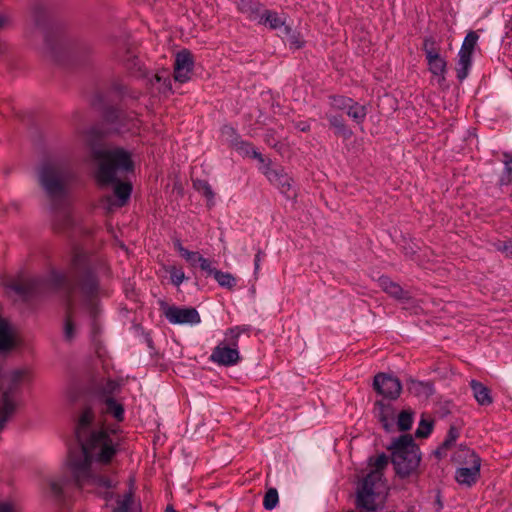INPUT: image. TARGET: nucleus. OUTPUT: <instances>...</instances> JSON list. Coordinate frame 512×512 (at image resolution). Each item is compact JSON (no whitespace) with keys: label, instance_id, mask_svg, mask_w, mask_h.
Segmentation results:
<instances>
[{"label":"nucleus","instance_id":"obj_1","mask_svg":"<svg viewBox=\"0 0 512 512\" xmlns=\"http://www.w3.org/2000/svg\"><path fill=\"white\" fill-rule=\"evenodd\" d=\"M108 418L116 422L124 420L121 403L107 397L101 404V417L95 420L90 409H85L78 418L76 437L81 451L68 455L62 474L47 479V492L51 497L60 498L71 480L82 489L96 492L109 502L115 479L109 472V465L120 447L118 428L107 423Z\"/></svg>","mask_w":512,"mask_h":512},{"label":"nucleus","instance_id":"obj_2","mask_svg":"<svg viewBox=\"0 0 512 512\" xmlns=\"http://www.w3.org/2000/svg\"><path fill=\"white\" fill-rule=\"evenodd\" d=\"M92 157L97 165L95 177L100 185L115 183L114 194L117 200L107 198V209L121 207L128 201L132 187L128 182H117L124 173L133 170L130 154L121 148L93 149Z\"/></svg>","mask_w":512,"mask_h":512},{"label":"nucleus","instance_id":"obj_3","mask_svg":"<svg viewBox=\"0 0 512 512\" xmlns=\"http://www.w3.org/2000/svg\"><path fill=\"white\" fill-rule=\"evenodd\" d=\"M387 465V459L381 455L369 465V472L364 477L357 491V506L368 512L380 509L387 496L388 487L383 480L382 470Z\"/></svg>","mask_w":512,"mask_h":512},{"label":"nucleus","instance_id":"obj_4","mask_svg":"<svg viewBox=\"0 0 512 512\" xmlns=\"http://www.w3.org/2000/svg\"><path fill=\"white\" fill-rule=\"evenodd\" d=\"M98 286L95 278L91 275L87 276L80 284L75 292L69 296L67 301L66 318L64 325L65 338L71 340L76 334L75 326V313H76V298L79 297L81 304L94 314L97 308Z\"/></svg>","mask_w":512,"mask_h":512},{"label":"nucleus","instance_id":"obj_5","mask_svg":"<svg viewBox=\"0 0 512 512\" xmlns=\"http://www.w3.org/2000/svg\"><path fill=\"white\" fill-rule=\"evenodd\" d=\"M392 462L397 474L401 477L416 473L420 455L411 435H402L393 442Z\"/></svg>","mask_w":512,"mask_h":512},{"label":"nucleus","instance_id":"obj_6","mask_svg":"<svg viewBox=\"0 0 512 512\" xmlns=\"http://www.w3.org/2000/svg\"><path fill=\"white\" fill-rule=\"evenodd\" d=\"M454 459L460 465L455 473L457 483L467 487L474 485L480 477L479 456L469 448H461L456 452Z\"/></svg>","mask_w":512,"mask_h":512},{"label":"nucleus","instance_id":"obj_7","mask_svg":"<svg viewBox=\"0 0 512 512\" xmlns=\"http://www.w3.org/2000/svg\"><path fill=\"white\" fill-rule=\"evenodd\" d=\"M242 330L240 327H234L226 332V340L229 341V345L225 342L219 343L212 351L210 360L214 363L223 366L235 365L239 360V352L237 349L238 338Z\"/></svg>","mask_w":512,"mask_h":512},{"label":"nucleus","instance_id":"obj_8","mask_svg":"<svg viewBox=\"0 0 512 512\" xmlns=\"http://www.w3.org/2000/svg\"><path fill=\"white\" fill-rule=\"evenodd\" d=\"M423 51L428 66V70L439 85L445 81L447 72V61L440 54V47L431 39H425Z\"/></svg>","mask_w":512,"mask_h":512},{"label":"nucleus","instance_id":"obj_9","mask_svg":"<svg viewBox=\"0 0 512 512\" xmlns=\"http://www.w3.org/2000/svg\"><path fill=\"white\" fill-rule=\"evenodd\" d=\"M39 181L50 195H58L64 189L65 176L59 166L47 163L39 169Z\"/></svg>","mask_w":512,"mask_h":512},{"label":"nucleus","instance_id":"obj_10","mask_svg":"<svg viewBox=\"0 0 512 512\" xmlns=\"http://www.w3.org/2000/svg\"><path fill=\"white\" fill-rule=\"evenodd\" d=\"M478 40V35L475 32H470L465 37L460 51L458 53V62L456 66L457 77L463 80L467 77L469 68L471 67V57Z\"/></svg>","mask_w":512,"mask_h":512},{"label":"nucleus","instance_id":"obj_11","mask_svg":"<svg viewBox=\"0 0 512 512\" xmlns=\"http://www.w3.org/2000/svg\"><path fill=\"white\" fill-rule=\"evenodd\" d=\"M22 403V394L3 389L0 395V430L12 418Z\"/></svg>","mask_w":512,"mask_h":512},{"label":"nucleus","instance_id":"obj_12","mask_svg":"<svg viewBox=\"0 0 512 512\" xmlns=\"http://www.w3.org/2000/svg\"><path fill=\"white\" fill-rule=\"evenodd\" d=\"M375 391L386 399L394 400L400 396L402 386L400 381L385 373L375 375L373 381Z\"/></svg>","mask_w":512,"mask_h":512},{"label":"nucleus","instance_id":"obj_13","mask_svg":"<svg viewBox=\"0 0 512 512\" xmlns=\"http://www.w3.org/2000/svg\"><path fill=\"white\" fill-rule=\"evenodd\" d=\"M164 315L172 324L194 325L201 321L199 313L194 308L169 306L165 309Z\"/></svg>","mask_w":512,"mask_h":512},{"label":"nucleus","instance_id":"obj_14","mask_svg":"<svg viewBox=\"0 0 512 512\" xmlns=\"http://www.w3.org/2000/svg\"><path fill=\"white\" fill-rule=\"evenodd\" d=\"M194 60L188 50H181L175 56L174 61V79L184 83L191 77Z\"/></svg>","mask_w":512,"mask_h":512},{"label":"nucleus","instance_id":"obj_15","mask_svg":"<svg viewBox=\"0 0 512 512\" xmlns=\"http://www.w3.org/2000/svg\"><path fill=\"white\" fill-rule=\"evenodd\" d=\"M259 169L272 184L276 185L280 189L283 194H286L288 197L291 196L290 190L292 188V180L288 175L273 168L270 161L265 164V167H259Z\"/></svg>","mask_w":512,"mask_h":512},{"label":"nucleus","instance_id":"obj_16","mask_svg":"<svg viewBox=\"0 0 512 512\" xmlns=\"http://www.w3.org/2000/svg\"><path fill=\"white\" fill-rule=\"evenodd\" d=\"M30 380V371L26 368L15 369L5 376L6 390H14V392H21V386Z\"/></svg>","mask_w":512,"mask_h":512},{"label":"nucleus","instance_id":"obj_17","mask_svg":"<svg viewBox=\"0 0 512 512\" xmlns=\"http://www.w3.org/2000/svg\"><path fill=\"white\" fill-rule=\"evenodd\" d=\"M259 24L268 26L270 29H277L285 24V20L277 12L271 10L259 11V17L256 20Z\"/></svg>","mask_w":512,"mask_h":512},{"label":"nucleus","instance_id":"obj_18","mask_svg":"<svg viewBox=\"0 0 512 512\" xmlns=\"http://www.w3.org/2000/svg\"><path fill=\"white\" fill-rule=\"evenodd\" d=\"M470 386L473 391L474 398L479 405L487 406L492 403L493 399L488 387L476 380H472L470 382Z\"/></svg>","mask_w":512,"mask_h":512},{"label":"nucleus","instance_id":"obj_19","mask_svg":"<svg viewBox=\"0 0 512 512\" xmlns=\"http://www.w3.org/2000/svg\"><path fill=\"white\" fill-rule=\"evenodd\" d=\"M374 414L385 428H388L390 422L394 419V409L392 405L383 401H377L375 403Z\"/></svg>","mask_w":512,"mask_h":512},{"label":"nucleus","instance_id":"obj_20","mask_svg":"<svg viewBox=\"0 0 512 512\" xmlns=\"http://www.w3.org/2000/svg\"><path fill=\"white\" fill-rule=\"evenodd\" d=\"M16 345V338L8 323L0 319V351H6Z\"/></svg>","mask_w":512,"mask_h":512},{"label":"nucleus","instance_id":"obj_21","mask_svg":"<svg viewBox=\"0 0 512 512\" xmlns=\"http://www.w3.org/2000/svg\"><path fill=\"white\" fill-rule=\"evenodd\" d=\"M237 7L238 10L245 14L249 20L256 21L258 19L259 11L261 10V5L259 3H254L252 0H239Z\"/></svg>","mask_w":512,"mask_h":512},{"label":"nucleus","instance_id":"obj_22","mask_svg":"<svg viewBox=\"0 0 512 512\" xmlns=\"http://www.w3.org/2000/svg\"><path fill=\"white\" fill-rule=\"evenodd\" d=\"M174 248L179 253V255L184 258L192 267L198 263V260H201V255L198 252L189 251L182 245L179 240L174 242Z\"/></svg>","mask_w":512,"mask_h":512},{"label":"nucleus","instance_id":"obj_23","mask_svg":"<svg viewBox=\"0 0 512 512\" xmlns=\"http://www.w3.org/2000/svg\"><path fill=\"white\" fill-rule=\"evenodd\" d=\"M214 278L221 287L227 288L229 290L234 289L237 284V278L228 272L215 270Z\"/></svg>","mask_w":512,"mask_h":512},{"label":"nucleus","instance_id":"obj_24","mask_svg":"<svg viewBox=\"0 0 512 512\" xmlns=\"http://www.w3.org/2000/svg\"><path fill=\"white\" fill-rule=\"evenodd\" d=\"M236 149L246 155V156H250V157H253L255 159H257L259 162H260V167H265V164L268 163L269 160H266L262 154L258 153L250 144L248 143H245V142H239L236 144Z\"/></svg>","mask_w":512,"mask_h":512},{"label":"nucleus","instance_id":"obj_25","mask_svg":"<svg viewBox=\"0 0 512 512\" xmlns=\"http://www.w3.org/2000/svg\"><path fill=\"white\" fill-rule=\"evenodd\" d=\"M346 113L357 123L363 122L367 114L365 106L360 105L354 101L350 103Z\"/></svg>","mask_w":512,"mask_h":512},{"label":"nucleus","instance_id":"obj_26","mask_svg":"<svg viewBox=\"0 0 512 512\" xmlns=\"http://www.w3.org/2000/svg\"><path fill=\"white\" fill-rule=\"evenodd\" d=\"M380 285L386 293L393 297L401 298L403 295L402 288L397 283L392 282L388 278L382 277L380 279Z\"/></svg>","mask_w":512,"mask_h":512},{"label":"nucleus","instance_id":"obj_27","mask_svg":"<svg viewBox=\"0 0 512 512\" xmlns=\"http://www.w3.org/2000/svg\"><path fill=\"white\" fill-rule=\"evenodd\" d=\"M279 501L278 492L275 488H269L267 492L265 493L264 500H263V506L267 510L274 509Z\"/></svg>","mask_w":512,"mask_h":512},{"label":"nucleus","instance_id":"obj_28","mask_svg":"<svg viewBox=\"0 0 512 512\" xmlns=\"http://www.w3.org/2000/svg\"><path fill=\"white\" fill-rule=\"evenodd\" d=\"M413 423V415L410 411L404 410L402 411L397 419V426L399 430L406 431L409 430Z\"/></svg>","mask_w":512,"mask_h":512},{"label":"nucleus","instance_id":"obj_29","mask_svg":"<svg viewBox=\"0 0 512 512\" xmlns=\"http://www.w3.org/2000/svg\"><path fill=\"white\" fill-rule=\"evenodd\" d=\"M132 499L130 495H124L123 497H117L116 504L112 505L115 512H127L130 508Z\"/></svg>","mask_w":512,"mask_h":512},{"label":"nucleus","instance_id":"obj_30","mask_svg":"<svg viewBox=\"0 0 512 512\" xmlns=\"http://www.w3.org/2000/svg\"><path fill=\"white\" fill-rule=\"evenodd\" d=\"M329 121L332 127L336 129V133L341 134L345 137H349L351 135V131H349L343 121L336 116H329Z\"/></svg>","mask_w":512,"mask_h":512},{"label":"nucleus","instance_id":"obj_31","mask_svg":"<svg viewBox=\"0 0 512 512\" xmlns=\"http://www.w3.org/2000/svg\"><path fill=\"white\" fill-rule=\"evenodd\" d=\"M432 431V421L428 418H422L419 426L416 430V436L417 437H427Z\"/></svg>","mask_w":512,"mask_h":512},{"label":"nucleus","instance_id":"obj_32","mask_svg":"<svg viewBox=\"0 0 512 512\" xmlns=\"http://www.w3.org/2000/svg\"><path fill=\"white\" fill-rule=\"evenodd\" d=\"M167 271L170 274L171 282L175 286H179L186 278L185 273L181 268L172 266V267L168 268Z\"/></svg>","mask_w":512,"mask_h":512},{"label":"nucleus","instance_id":"obj_33","mask_svg":"<svg viewBox=\"0 0 512 512\" xmlns=\"http://www.w3.org/2000/svg\"><path fill=\"white\" fill-rule=\"evenodd\" d=\"M86 265V257L82 253H76L71 260V270L73 273H78L84 269Z\"/></svg>","mask_w":512,"mask_h":512},{"label":"nucleus","instance_id":"obj_34","mask_svg":"<svg viewBox=\"0 0 512 512\" xmlns=\"http://www.w3.org/2000/svg\"><path fill=\"white\" fill-rule=\"evenodd\" d=\"M193 186H194V188H195L198 192L202 193V194H203L204 196H206L207 198H209V199H210V198H212V197H213L212 189H211L210 185H209L206 181H204V180H199V179H198V180H195V181L193 182Z\"/></svg>","mask_w":512,"mask_h":512},{"label":"nucleus","instance_id":"obj_35","mask_svg":"<svg viewBox=\"0 0 512 512\" xmlns=\"http://www.w3.org/2000/svg\"><path fill=\"white\" fill-rule=\"evenodd\" d=\"M352 101L353 100L350 98L338 96V97H333L331 104L336 109L347 111V109Z\"/></svg>","mask_w":512,"mask_h":512},{"label":"nucleus","instance_id":"obj_36","mask_svg":"<svg viewBox=\"0 0 512 512\" xmlns=\"http://www.w3.org/2000/svg\"><path fill=\"white\" fill-rule=\"evenodd\" d=\"M198 263L203 271L214 275L216 269L211 267V262L208 259L201 256V260H198Z\"/></svg>","mask_w":512,"mask_h":512},{"label":"nucleus","instance_id":"obj_37","mask_svg":"<svg viewBox=\"0 0 512 512\" xmlns=\"http://www.w3.org/2000/svg\"><path fill=\"white\" fill-rule=\"evenodd\" d=\"M504 164H505V169L508 174L506 183H509V182H511V175H512V156L505 154L504 155Z\"/></svg>","mask_w":512,"mask_h":512},{"label":"nucleus","instance_id":"obj_38","mask_svg":"<svg viewBox=\"0 0 512 512\" xmlns=\"http://www.w3.org/2000/svg\"><path fill=\"white\" fill-rule=\"evenodd\" d=\"M498 250L502 251L507 257H512V242L502 243Z\"/></svg>","mask_w":512,"mask_h":512},{"label":"nucleus","instance_id":"obj_39","mask_svg":"<svg viewBox=\"0 0 512 512\" xmlns=\"http://www.w3.org/2000/svg\"><path fill=\"white\" fill-rule=\"evenodd\" d=\"M0 512H15V510L11 503L0 501Z\"/></svg>","mask_w":512,"mask_h":512},{"label":"nucleus","instance_id":"obj_40","mask_svg":"<svg viewBox=\"0 0 512 512\" xmlns=\"http://www.w3.org/2000/svg\"><path fill=\"white\" fill-rule=\"evenodd\" d=\"M162 79H163V76L157 73L152 76V78L150 79V83L152 86H154L155 84L160 83L162 81Z\"/></svg>","mask_w":512,"mask_h":512},{"label":"nucleus","instance_id":"obj_41","mask_svg":"<svg viewBox=\"0 0 512 512\" xmlns=\"http://www.w3.org/2000/svg\"><path fill=\"white\" fill-rule=\"evenodd\" d=\"M296 128L302 132H305V131L309 130L310 125L306 122H299L296 124Z\"/></svg>","mask_w":512,"mask_h":512},{"label":"nucleus","instance_id":"obj_42","mask_svg":"<svg viewBox=\"0 0 512 512\" xmlns=\"http://www.w3.org/2000/svg\"><path fill=\"white\" fill-rule=\"evenodd\" d=\"M9 20L5 15L0 14V29L8 24Z\"/></svg>","mask_w":512,"mask_h":512},{"label":"nucleus","instance_id":"obj_43","mask_svg":"<svg viewBox=\"0 0 512 512\" xmlns=\"http://www.w3.org/2000/svg\"><path fill=\"white\" fill-rule=\"evenodd\" d=\"M259 268H260V257H259V255H256V257H255V273L258 272Z\"/></svg>","mask_w":512,"mask_h":512},{"label":"nucleus","instance_id":"obj_44","mask_svg":"<svg viewBox=\"0 0 512 512\" xmlns=\"http://www.w3.org/2000/svg\"><path fill=\"white\" fill-rule=\"evenodd\" d=\"M166 512H176V511L172 508H167Z\"/></svg>","mask_w":512,"mask_h":512}]
</instances>
